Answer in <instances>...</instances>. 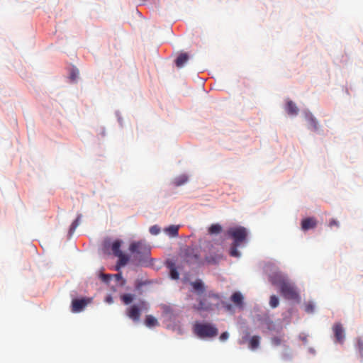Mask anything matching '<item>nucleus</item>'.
I'll return each instance as SVG.
<instances>
[{"instance_id": "nucleus-1", "label": "nucleus", "mask_w": 363, "mask_h": 363, "mask_svg": "<svg viewBox=\"0 0 363 363\" xmlns=\"http://www.w3.org/2000/svg\"><path fill=\"white\" fill-rule=\"evenodd\" d=\"M270 281L273 285L279 287L280 293L286 299L297 301L300 300L296 286L283 274L275 273L270 277Z\"/></svg>"}, {"instance_id": "nucleus-2", "label": "nucleus", "mask_w": 363, "mask_h": 363, "mask_svg": "<svg viewBox=\"0 0 363 363\" xmlns=\"http://www.w3.org/2000/svg\"><path fill=\"white\" fill-rule=\"evenodd\" d=\"M130 252L133 254L132 261L138 265H147L150 247L142 241L133 242L129 246Z\"/></svg>"}, {"instance_id": "nucleus-3", "label": "nucleus", "mask_w": 363, "mask_h": 363, "mask_svg": "<svg viewBox=\"0 0 363 363\" xmlns=\"http://www.w3.org/2000/svg\"><path fill=\"white\" fill-rule=\"evenodd\" d=\"M194 333L201 339L213 338L218 335V330L213 324L196 322L193 327Z\"/></svg>"}, {"instance_id": "nucleus-4", "label": "nucleus", "mask_w": 363, "mask_h": 363, "mask_svg": "<svg viewBox=\"0 0 363 363\" xmlns=\"http://www.w3.org/2000/svg\"><path fill=\"white\" fill-rule=\"evenodd\" d=\"M143 310H147V304L144 301H140L138 305H133L128 308L126 315L133 322H138Z\"/></svg>"}, {"instance_id": "nucleus-5", "label": "nucleus", "mask_w": 363, "mask_h": 363, "mask_svg": "<svg viewBox=\"0 0 363 363\" xmlns=\"http://www.w3.org/2000/svg\"><path fill=\"white\" fill-rule=\"evenodd\" d=\"M228 234L233 239V243L240 245L245 241L247 236V231L245 228L239 226L230 228L228 230Z\"/></svg>"}, {"instance_id": "nucleus-6", "label": "nucleus", "mask_w": 363, "mask_h": 363, "mask_svg": "<svg viewBox=\"0 0 363 363\" xmlns=\"http://www.w3.org/2000/svg\"><path fill=\"white\" fill-rule=\"evenodd\" d=\"M210 298L219 299V296L217 294L209 293L207 296L201 298L199 300L198 306H195L194 308L199 311H210L213 309V304L209 301Z\"/></svg>"}, {"instance_id": "nucleus-7", "label": "nucleus", "mask_w": 363, "mask_h": 363, "mask_svg": "<svg viewBox=\"0 0 363 363\" xmlns=\"http://www.w3.org/2000/svg\"><path fill=\"white\" fill-rule=\"evenodd\" d=\"M91 298H75L72 301V311L79 313L84 310L85 307L91 302Z\"/></svg>"}, {"instance_id": "nucleus-8", "label": "nucleus", "mask_w": 363, "mask_h": 363, "mask_svg": "<svg viewBox=\"0 0 363 363\" xmlns=\"http://www.w3.org/2000/svg\"><path fill=\"white\" fill-rule=\"evenodd\" d=\"M333 330L336 342L342 344L345 339V330L341 323H335L333 327Z\"/></svg>"}, {"instance_id": "nucleus-9", "label": "nucleus", "mask_w": 363, "mask_h": 363, "mask_svg": "<svg viewBox=\"0 0 363 363\" xmlns=\"http://www.w3.org/2000/svg\"><path fill=\"white\" fill-rule=\"evenodd\" d=\"M317 225V220L315 218H307L301 221V229L303 230H308L315 228Z\"/></svg>"}, {"instance_id": "nucleus-10", "label": "nucleus", "mask_w": 363, "mask_h": 363, "mask_svg": "<svg viewBox=\"0 0 363 363\" xmlns=\"http://www.w3.org/2000/svg\"><path fill=\"white\" fill-rule=\"evenodd\" d=\"M286 111L289 115L296 116L298 113V108L292 101L287 100L286 105Z\"/></svg>"}, {"instance_id": "nucleus-11", "label": "nucleus", "mask_w": 363, "mask_h": 363, "mask_svg": "<svg viewBox=\"0 0 363 363\" xmlns=\"http://www.w3.org/2000/svg\"><path fill=\"white\" fill-rule=\"evenodd\" d=\"M188 54L186 52H182L175 60V64L177 67L181 68L184 65V64L188 61Z\"/></svg>"}, {"instance_id": "nucleus-12", "label": "nucleus", "mask_w": 363, "mask_h": 363, "mask_svg": "<svg viewBox=\"0 0 363 363\" xmlns=\"http://www.w3.org/2000/svg\"><path fill=\"white\" fill-rule=\"evenodd\" d=\"M116 257H118V261L116 266L117 269L126 265L129 261L128 256L123 254V252L119 253V255H116Z\"/></svg>"}, {"instance_id": "nucleus-13", "label": "nucleus", "mask_w": 363, "mask_h": 363, "mask_svg": "<svg viewBox=\"0 0 363 363\" xmlns=\"http://www.w3.org/2000/svg\"><path fill=\"white\" fill-rule=\"evenodd\" d=\"M188 182V177L186 174H182L175 177L172 182V184L175 186H179Z\"/></svg>"}, {"instance_id": "nucleus-14", "label": "nucleus", "mask_w": 363, "mask_h": 363, "mask_svg": "<svg viewBox=\"0 0 363 363\" xmlns=\"http://www.w3.org/2000/svg\"><path fill=\"white\" fill-rule=\"evenodd\" d=\"M167 267L169 269V272H170V277L172 279H178L179 277V272H177V269L175 267V264L173 262H168L167 263Z\"/></svg>"}, {"instance_id": "nucleus-15", "label": "nucleus", "mask_w": 363, "mask_h": 363, "mask_svg": "<svg viewBox=\"0 0 363 363\" xmlns=\"http://www.w3.org/2000/svg\"><path fill=\"white\" fill-rule=\"evenodd\" d=\"M145 324L147 327L152 328L159 325L157 320L152 315H146Z\"/></svg>"}, {"instance_id": "nucleus-16", "label": "nucleus", "mask_w": 363, "mask_h": 363, "mask_svg": "<svg viewBox=\"0 0 363 363\" xmlns=\"http://www.w3.org/2000/svg\"><path fill=\"white\" fill-rule=\"evenodd\" d=\"M231 301L238 306L242 305L243 296L240 292H235L231 296Z\"/></svg>"}, {"instance_id": "nucleus-17", "label": "nucleus", "mask_w": 363, "mask_h": 363, "mask_svg": "<svg viewBox=\"0 0 363 363\" xmlns=\"http://www.w3.org/2000/svg\"><path fill=\"white\" fill-rule=\"evenodd\" d=\"M306 117H307L309 128H311L313 130H317L318 127V121H316V119L311 115H308Z\"/></svg>"}, {"instance_id": "nucleus-18", "label": "nucleus", "mask_w": 363, "mask_h": 363, "mask_svg": "<svg viewBox=\"0 0 363 363\" xmlns=\"http://www.w3.org/2000/svg\"><path fill=\"white\" fill-rule=\"evenodd\" d=\"M259 340H260V337L259 336H257V335L252 336L249 342L250 348L251 350L257 349L259 345Z\"/></svg>"}, {"instance_id": "nucleus-19", "label": "nucleus", "mask_w": 363, "mask_h": 363, "mask_svg": "<svg viewBox=\"0 0 363 363\" xmlns=\"http://www.w3.org/2000/svg\"><path fill=\"white\" fill-rule=\"evenodd\" d=\"M121 245V241H120V240H116L113 242V244L111 245V250L115 256H116V255H119V253L122 252L120 250Z\"/></svg>"}, {"instance_id": "nucleus-20", "label": "nucleus", "mask_w": 363, "mask_h": 363, "mask_svg": "<svg viewBox=\"0 0 363 363\" xmlns=\"http://www.w3.org/2000/svg\"><path fill=\"white\" fill-rule=\"evenodd\" d=\"M221 230L222 227L218 223L211 225L208 228V233L211 235L218 234L221 232Z\"/></svg>"}, {"instance_id": "nucleus-21", "label": "nucleus", "mask_w": 363, "mask_h": 363, "mask_svg": "<svg viewBox=\"0 0 363 363\" xmlns=\"http://www.w3.org/2000/svg\"><path fill=\"white\" fill-rule=\"evenodd\" d=\"M240 244L233 243L231 245L230 250V255L232 257H240V254L239 251L238 250V247L240 246Z\"/></svg>"}, {"instance_id": "nucleus-22", "label": "nucleus", "mask_w": 363, "mask_h": 363, "mask_svg": "<svg viewBox=\"0 0 363 363\" xmlns=\"http://www.w3.org/2000/svg\"><path fill=\"white\" fill-rule=\"evenodd\" d=\"M179 227L177 225H170L165 229V232H167L169 235L172 237H175L178 235Z\"/></svg>"}, {"instance_id": "nucleus-23", "label": "nucleus", "mask_w": 363, "mask_h": 363, "mask_svg": "<svg viewBox=\"0 0 363 363\" xmlns=\"http://www.w3.org/2000/svg\"><path fill=\"white\" fill-rule=\"evenodd\" d=\"M121 301L126 305L130 304L134 299V295L131 294H124L121 296Z\"/></svg>"}, {"instance_id": "nucleus-24", "label": "nucleus", "mask_w": 363, "mask_h": 363, "mask_svg": "<svg viewBox=\"0 0 363 363\" xmlns=\"http://www.w3.org/2000/svg\"><path fill=\"white\" fill-rule=\"evenodd\" d=\"M191 284L196 291H200L201 293L204 291V286L201 281H196L193 282Z\"/></svg>"}, {"instance_id": "nucleus-25", "label": "nucleus", "mask_w": 363, "mask_h": 363, "mask_svg": "<svg viewBox=\"0 0 363 363\" xmlns=\"http://www.w3.org/2000/svg\"><path fill=\"white\" fill-rule=\"evenodd\" d=\"M81 215H79L77 218L72 222L69 228V233L72 234L74 232L77 226L79 225Z\"/></svg>"}, {"instance_id": "nucleus-26", "label": "nucleus", "mask_w": 363, "mask_h": 363, "mask_svg": "<svg viewBox=\"0 0 363 363\" xmlns=\"http://www.w3.org/2000/svg\"><path fill=\"white\" fill-rule=\"evenodd\" d=\"M279 298L275 295L270 296L269 305L272 308H277L279 306Z\"/></svg>"}, {"instance_id": "nucleus-27", "label": "nucleus", "mask_w": 363, "mask_h": 363, "mask_svg": "<svg viewBox=\"0 0 363 363\" xmlns=\"http://www.w3.org/2000/svg\"><path fill=\"white\" fill-rule=\"evenodd\" d=\"M356 348L359 351L361 357L363 359V341L362 340H357Z\"/></svg>"}, {"instance_id": "nucleus-28", "label": "nucleus", "mask_w": 363, "mask_h": 363, "mask_svg": "<svg viewBox=\"0 0 363 363\" xmlns=\"http://www.w3.org/2000/svg\"><path fill=\"white\" fill-rule=\"evenodd\" d=\"M284 340L281 337H273L272 338V343L275 346H279L282 344Z\"/></svg>"}, {"instance_id": "nucleus-29", "label": "nucleus", "mask_w": 363, "mask_h": 363, "mask_svg": "<svg viewBox=\"0 0 363 363\" xmlns=\"http://www.w3.org/2000/svg\"><path fill=\"white\" fill-rule=\"evenodd\" d=\"M160 232V228L157 225H153V226L150 227V233L152 235H156L159 234Z\"/></svg>"}, {"instance_id": "nucleus-30", "label": "nucleus", "mask_w": 363, "mask_h": 363, "mask_svg": "<svg viewBox=\"0 0 363 363\" xmlns=\"http://www.w3.org/2000/svg\"><path fill=\"white\" fill-rule=\"evenodd\" d=\"M111 277V276L110 274H101V278L102 281L104 282H108Z\"/></svg>"}, {"instance_id": "nucleus-31", "label": "nucleus", "mask_w": 363, "mask_h": 363, "mask_svg": "<svg viewBox=\"0 0 363 363\" xmlns=\"http://www.w3.org/2000/svg\"><path fill=\"white\" fill-rule=\"evenodd\" d=\"M305 310L307 313H312L314 310V306L312 303H308L306 306Z\"/></svg>"}, {"instance_id": "nucleus-32", "label": "nucleus", "mask_w": 363, "mask_h": 363, "mask_svg": "<svg viewBox=\"0 0 363 363\" xmlns=\"http://www.w3.org/2000/svg\"><path fill=\"white\" fill-rule=\"evenodd\" d=\"M228 337H229V334L227 332H224L220 335V340L221 341H225L228 338Z\"/></svg>"}, {"instance_id": "nucleus-33", "label": "nucleus", "mask_w": 363, "mask_h": 363, "mask_svg": "<svg viewBox=\"0 0 363 363\" xmlns=\"http://www.w3.org/2000/svg\"><path fill=\"white\" fill-rule=\"evenodd\" d=\"M334 225H335V226L338 227V226H339V223H338V221H337L335 219H331V220H330V222H329V226H330V228H332V227H333V226H334Z\"/></svg>"}, {"instance_id": "nucleus-34", "label": "nucleus", "mask_w": 363, "mask_h": 363, "mask_svg": "<svg viewBox=\"0 0 363 363\" xmlns=\"http://www.w3.org/2000/svg\"><path fill=\"white\" fill-rule=\"evenodd\" d=\"M106 302L108 303H112L113 302V297L111 295H108L106 297Z\"/></svg>"}, {"instance_id": "nucleus-35", "label": "nucleus", "mask_w": 363, "mask_h": 363, "mask_svg": "<svg viewBox=\"0 0 363 363\" xmlns=\"http://www.w3.org/2000/svg\"><path fill=\"white\" fill-rule=\"evenodd\" d=\"M77 74L78 73H75L74 72H73L72 74H71V78L72 79L74 80L77 77Z\"/></svg>"}, {"instance_id": "nucleus-36", "label": "nucleus", "mask_w": 363, "mask_h": 363, "mask_svg": "<svg viewBox=\"0 0 363 363\" xmlns=\"http://www.w3.org/2000/svg\"><path fill=\"white\" fill-rule=\"evenodd\" d=\"M115 276H116V279H121L122 278V277H121V274H116Z\"/></svg>"}, {"instance_id": "nucleus-37", "label": "nucleus", "mask_w": 363, "mask_h": 363, "mask_svg": "<svg viewBox=\"0 0 363 363\" xmlns=\"http://www.w3.org/2000/svg\"><path fill=\"white\" fill-rule=\"evenodd\" d=\"M206 259H207L208 262H211V260L208 259V258H206Z\"/></svg>"}]
</instances>
